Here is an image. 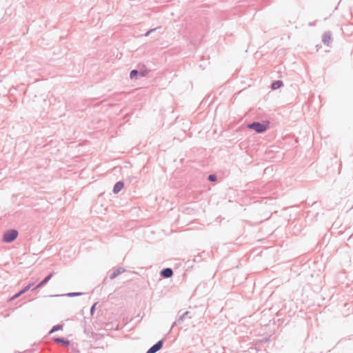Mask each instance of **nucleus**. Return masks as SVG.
<instances>
[{"label":"nucleus","mask_w":353,"mask_h":353,"mask_svg":"<svg viewBox=\"0 0 353 353\" xmlns=\"http://www.w3.org/2000/svg\"><path fill=\"white\" fill-rule=\"evenodd\" d=\"M268 123H261L259 122H255L251 124H249L248 127L250 129L255 130L258 133H261L265 131L268 128Z\"/></svg>","instance_id":"f257e3e1"},{"label":"nucleus","mask_w":353,"mask_h":353,"mask_svg":"<svg viewBox=\"0 0 353 353\" xmlns=\"http://www.w3.org/2000/svg\"><path fill=\"white\" fill-rule=\"evenodd\" d=\"M18 235V232L15 230H11L9 231H7L4 234L3 237V240L5 242L10 243L14 241Z\"/></svg>","instance_id":"f03ea898"},{"label":"nucleus","mask_w":353,"mask_h":353,"mask_svg":"<svg viewBox=\"0 0 353 353\" xmlns=\"http://www.w3.org/2000/svg\"><path fill=\"white\" fill-rule=\"evenodd\" d=\"M163 345V343L161 341L157 342L155 345L151 347L147 352V353H155L159 351Z\"/></svg>","instance_id":"7ed1b4c3"},{"label":"nucleus","mask_w":353,"mask_h":353,"mask_svg":"<svg viewBox=\"0 0 353 353\" xmlns=\"http://www.w3.org/2000/svg\"><path fill=\"white\" fill-rule=\"evenodd\" d=\"M161 275L165 278H169L172 276L173 272L170 268H165L161 272Z\"/></svg>","instance_id":"20e7f679"},{"label":"nucleus","mask_w":353,"mask_h":353,"mask_svg":"<svg viewBox=\"0 0 353 353\" xmlns=\"http://www.w3.org/2000/svg\"><path fill=\"white\" fill-rule=\"evenodd\" d=\"M123 183L121 182V181L117 182L114 186V189H113L114 193H115V194L118 193L123 189Z\"/></svg>","instance_id":"39448f33"},{"label":"nucleus","mask_w":353,"mask_h":353,"mask_svg":"<svg viewBox=\"0 0 353 353\" xmlns=\"http://www.w3.org/2000/svg\"><path fill=\"white\" fill-rule=\"evenodd\" d=\"M52 276V273L46 276L41 282H40L35 288H39L45 285Z\"/></svg>","instance_id":"423d86ee"},{"label":"nucleus","mask_w":353,"mask_h":353,"mask_svg":"<svg viewBox=\"0 0 353 353\" xmlns=\"http://www.w3.org/2000/svg\"><path fill=\"white\" fill-rule=\"evenodd\" d=\"M53 341L56 343H62L63 345L65 346H68L70 345V341L68 340H64L60 338H55L53 339Z\"/></svg>","instance_id":"0eeeda50"},{"label":"nucleus","mask_w":353,"mask_h":353,"mask_svg":"<svg viewBox=\"0 0 353 353\" xmlns=\"http://www.w3.org/2000/svg\"><path fill=\"white\" fill-rule=\"evenodd\" d=\"M283 85V82L281 81H276L272 83V88L274 90L278 89Z\"/></svg>","instance_id":"6e6552de"},{"label":"nucleus","mask_w":353,"mask_h":353,"mask_svg":"<svg viewBox=\"0 0 353 353\" xmlns=\"http://www.w3.org/2000/svg\"><path fill=\"white\" fill-rule=\"evenodd\" d=\"M123 272V270H117L116 271H114L113 273L111 274V275L110 276V278L111 279H115L119 274H120L121 272Z\"/></svg>","instance_id":"1a4fd4ad"},{"label":"nucleus","mask_w":353,"mask_h":353,"mask_svg":"<svg viewBox=\"0 0 353 353\" xmlns=\"http://www.w3.org/2000/svg\"><path fill=\"white\" fill-rule=\"evenodd\" d=\"M330 40L331 37L330 34H325L323 37V41L326 44H328Z\"/></svg>","instance_id":"9d476101"},{"label":"nucleus","mask_w":353,"mask_h":353,"mask_svg":"<svg viewBox=\"0 0 353 353\" xmlns=\"http://www.w3.org/2000/svg\"><path fill=\"white\" fill-rule=\"evenodd\" d=\"M63 329V325H55L53 327V328L50 330V334H52L57 330H62Z\"/></svg>","instance_id":"9b49d317"},{"label":"nucleus","mask_w":353,"mask_h":353,"mask_svg":"<svg viewBox=\"0 0 353 353\" xmlns=\"http://www.w3.org/2000/svg\"><path fill=\"white\" fill-rule=\"evenodd\" d=\"M137 73H138L137 70H132L130 72V78L131 79L134 78L136 77V75L137 74Z\"/></svg>","instance_id":"f8f14e48"},{"label":"nucleus","mask_w":353,"mask_h":353,"mask_svg":"<svg viewBox=\"0 0 353 353\" xmlns=\"http://www.w3.org/2000/svg\"><path fill=\"white\" fill-rule=\"evenodd\" d=\"M30 288V285H27L23 290L20 291V294H23Z\"/></svg>","instance_id":"ddd939ff"},{"label":"nucleus","mask_w":353,"mask_h":353,"mask_svg":"<svg viewBox=\"0 0 353 353\" xmlns=\"http://www.w3.org/2000/svg\"><path fill=\"white\" fill-rule=\"evenodd\" d=\"M208 179L211 181H214L216 179V177L215 175L211 174L209 176Z\"/></svg>","instance_id":"4468645a"},{"label":"nucleus","mask_w":353,"mask_h":353,"mask_svg":"<svg viewBox=\"0 0 353 353\" xmlns=\"http://www.w3.org/2000/svg\"><path fill=\"white\" fill-rule=\"evenodd\" d=\"M97 305V303H94L92 307H91V310H90V313L92 315H93L94 312V310H95V307Z\"/></svg>","instance_id":"2eb2a0df"},{"label":"nucleus","mask_w":353,"mask_h":353,"mask_svg":"<svg viewBox=\"0 0 353 353\" xmlns=\"http://www.w3.org/2000/svg\"><path fill=\"white\" fill-rule=\"evenodd\" d=\"M21 294H20V292H19L18 294H15V295L12 297V299H16V298L19 297V296H21Z\"/></svg>","instance_id":"dca6fc26"}]
</instances>
